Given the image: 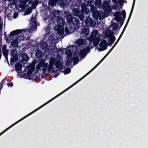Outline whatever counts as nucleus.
I'll return each mask as SVG.
<instances>
[{
    "mask_svg": "<svg viewBox=\"0 0 148 148\" xmlns=\"http://www.w3.org/2000/svg\"><path fill=\"white\" fill-rule=\"evenodd\" d=\"M24 68L25 70L21 71V73H20V71H21L22 69L21 65L19 63H17L15 65L16 70L17 72L19 77L20 78L24 77L26 79H28L27 76H29L32 73L34 69L35 66L34 64H32L26 68L27 70L28 69L27 74V76H26V74L24 73L21 74V73H23L24 72L26 71V69H25V67H24Z\"/></svg>",
    "mask_w": 148,
    "mask_h": 148,
    "instance_id": "obj_1",
    "label": "nucleus"
},
{
    "mask_svg": "<svg viewBox=\"0 0 148 148\" xmlns=\"http://www.w3.org/2000/svg\"><path fill=\"white\" fill-rule=\"evenodd\" d=\"M112 49H110V51L108 52V53L106 54L105 56L102 58V59L90 71L88 72L85 75L83 76L82 78L80 79L79 80L77 81L75 83L73 84L72 85L70 86L69 87L67 88L66 89L63 91V92H62L58 95L53 98L51 99L50 100V102L56 99V98L58 97V96L62 94L63 93L66 91L67 90H69L73 86H74L76 84H77L78 82H79V81H80L81 80L83 79L85 77H86V76L88 75L94 69H95L103 60H104L106 58V57L108 56V55L112 51Z\"/></svg>",
    "mask_w": 148,
    "mask_h": 148,
    "instance_id": "obj_2",
    "label": "nucleus"
},
{
    "mask_svg": "<svg viewBox=\"0 0 148 148\" xmlns=\"http://www.w3.org/2000/svg\"><path fill=\"white\" fill-rule=\"evenodd\" d=\"M112 49H110V51L108 52V53L106 54L105 56L102 58V59L90 71L88 72L85 75L83 76L82 78L80 79L79 80L77 81L75 83L73 84L72 85L70 86L69 87L67 88L66 89L63 91V92H62L58 95L53 98L52 99L50 100V102L56 99V98L58 97V96L62 94L63 93L66 91L67 90H69L73 86H74L76 84H77L78 82H79V81H80L81 80L83 79L85 77H86V76L88 75L94 69H95L103 60H104L106 58V57L108 56V55L112 51Z\"/></svg>",
    "mask_w": 148,
    "mask_h": 148,
    "instance_id": "obj_3",
    "label": "nucleus"
},
{
    "mask_svg": "<svg viewBox=\"0 0 148 148\" xmlns=\"http://www.w3.org/2000/svg\"><path fill=\"white\" fill-rule=\"evenodd\" d=\"M22 30H14L11 32L9 35L10 37V40H12L13 38H15L14 40L12 42L11 45L13 47H16L18 45V44L22 39V37L19 36H16V35L21 33Z\"/></svg>",
    "mask_w": 148,
    "mask_h": 148,
    "instance_id": "obj_4",
    "label": "nucleus"
},
{
    "mask_svg": "<svg viewBox=\"0 0 148 148\" xmlns=\"http://www.w3.org/2000/svg\"><path fill=\"white\" fill-rule=\"evenodd\" d=\"M100 35L99 34L97 30H94L92 32L89 39L90 42H93L95 45H97L100 40Z\"/></svg>",
    "mask_w": 148,
    "mask_h": 148,
    "instance_id": "obj_5",
    "label": "nucleus"
},
{
    "mask_svg": "<svg viewBox=\"0 0 148 148\" xmlns=\"http://www.w3.org/2000/svg\"><path fill=\"white\" fill-rule=\"evenodd\" d=\"M58 26L56 27L57 29V32L60 35H62L64 32V29L63 26L64 25V22L63 18L59 19L57 21Z\"/></svg>",
    "mask_w": 148,
    "mask_h": 148,
    "instance_id": "obj_6",
    "label": "nucleus"
},
{
    "mask_svg": "<svg viewBox=\"0 0 148 148\" xmlns=\"http://www.w3.org/2000/svg\"><path fill=\"white\" fill-rule=\"evenodd\" d=\"M91 11L93 13V16H95L97 18H99L101 19V18H103L104 17V13L103 12L101 13L102 16H101V14L98 11V10H95V7L93 6H91Z\"/></svg>",
    "mask_w": 148,
    "mask_h": 148,
    "instance_id": "obj_7",
    "label": "nucleus"
},
{
    "mask_svg": "<svg viewBox=\"0 0 148 148\" xmlns=\"http://www.w3.org/2000/svg\"><path fill=\"white\" fill-rule=\"evenodd\" d=\"M36 68L38 69L42 68V69L43 71L45 72L47 69V64L45 62L44 60H42L40 62L38 65L36 66Z\"/></svg>",
    "mask_w": 148,
    "mask_h": 148,
    "instance_id": "obj_8",
    "label": "nucleus"
},
{
    "mask_svg": "<svg viewBox=\"0 0 148 148\" xmlns=\"http://www.w3.org/2000/svg\"><path fill=\"white\" fill-rule=\"evenodd\" d=\"M30 25L31 26L30 29L31 30H34L36 29V21L35 17H32L31 22L30 23Z\"/></svg>",
    "mask_w": 148,
    "mask_h": 148,
    "instance_id": "obj_9",
    "label": "nucleus"
},
{
    "mask_svg": "<svg viewBox=\"0 0 148 148\" xmlns=\"http://www.w3.org/2000/svg\"><path fill=\"white\" fill-rule=\"evenodd\" d=\"M107 42L105 40L102 41L99 45L100 48H98L99 51H101L106 49L107 47Z\"/></svg>",
    "mask_w": 148,
    "mask_h": 148,
    "instance_id": "obj_10",
    "label": "nucleus"
},
{
    "mask_svg": "<svg viewBox=\"0 0 148 148\" xmlns=\"http://www.w3.org/2000/svg\"><path fill=\"white\" fill-rule=\"evenodd\" d=\"M55 60V59L53 58H51L50 59L48 67V70L49 71L52 70Z\"/></svg>",
    "mask_w": 148,
    "mask_h": 148,
    "instance_id": "obj_11",
    "label": "nucleus"
},
{
    "mask_svg": "<svg viewBox=\"0 0 148 148\" xmlns=\"http://www.w3.org/2000/svg\"><path fill=\"white\" fill-rule=\"evenodd\" d=\"M26 118V115L24 116V117H23L21 119H20L16 122L14 123L13 124L11 125L9 127H8L6 129H5V130H4L2 132H1V133L0 134V136H1L2 134H3V133H4L5 132H6L7 130H8L10 129V128H11L13 126L15 125L16 124H17L18 123H19L23 119H25V118Z\"/></svg>",
    "mask_w": 148,
    "mask_h": 148,
    "instance_id": "obj_12",
    "label": "nucleus"
},
{
    "mask_svg": "<svg viewBox=\"0 0 148 148\" xmlns=\"http://www.w3.org/2000/svg\"><path fill=\"white\" fill-rule=\"evenodd\" d=\"M26 118V116H24V117H23L21 119H20L16 122L14 123L13 124L11 125L9 127H8L6 129H5V130H4L2 132H1V133L0 134V136H1L2 134H3V133H4L5 132H6L7 130H8L10 129V128H11L13 126L15 125L16 124H17L18 123H19L23 119H25V118Z\"/></svg>",
    "mask_w": 148,
    "mask_h": 148,
    "instance_id": "obj_13",
    "label": "nucleus"
},
{
    "mask_svg": "<svg viewBox=\"0 0 148 148\" xmlns=\"http://www.w3.org/2000/svg\"><path fill=\"white\" fill-rule=\"evenodd\" d=\"M25 116L24 117H23L21 119H20L16 122L14 123L13 124L11 125L9 127H8L6 129H5V130H4L2 132H1V133L0 134V136H1L2 134H3V133H4L5 132H6L7 130H8L10 129V128H11L13 126L15 125L16 124H17L18 123H19L23 119H25Z\"/></svg>",
    "mask_w": 148,
    "mask_h": 148,
    "instance_id": "obj_14",
    "label": "nucleus"
},
{
    "mask_svg": "<svg viewBox=\"0 0 148 148\" xmlns=\"http://www.w3.org/2000/svg\"><path fill=\"white\" fill-rule=\"evenodd\" d=\"M56 3L62 4L63 2L62 0H49V4L52 6L54 5Z\"/></svg>",
    "mask_w": 148,
    "mask_h": 148,
    "instance_id": "obj_15",
    "label": "nucleus"
},
{
    "mask_svg": "<svg viewBox=\"0 0 148 148\" xmlns=\"http://www.w3.org/2000/svg\"><path fill=\"white\" fill-rule=\"evenodd\" d=\"M62 60L59 59L57 60L56 62L55 66L57 68L62 69Z\"/></svg>",
    "mask_w": 148,
    "mask_h": 148,
    "instance_id": "obj_16",
    "label": "nucleus"
},
{
    "mask_svg": "<svg viewBox=\"0 0 148 148\" xmlns=\"http://www.w3.org/2000/svg\"><path fill=\"white\" fill-rule=\"evenodd\" d=\"M37 0H32L29 2V4H32L31 8H35L38 4Z\"/></svg>",
    "mask_w": 148,
    "mask_h": 148,
    "instance_id": "obj_17",
    "label": "nucleus"
},
{
    "mask_svg": "<svg viewBox=\"0 0 148 148\" xmlns=\"http://www.w3.org/2000/svg\"><path fill=\"white\" fill-rule=\"evenodd\" d=\"M92 21L91 18L90 17H88L87 18L85 22L86 25L89 27L92 26Z\"/></svg>",
    "mask_w": 148,
    "mask_h": 148,
    "instance_id": "obj_18",
    "label": "nucleus"
},
{
    "mask_svg": "<svg viewBox=\"0 0 148 148\" xmlns=\"http://www.w3.org/2000/svg\"><path fill=\"white\" fill-rule=\"evenodd\" d=\"M114 15L115 16V20L116 21H119L121 20L122 17H121V14L119 12H115Z\"/></svg>",
    "mask_w": 148,
    "mask_h": 148,
    "instance_id": "obj_19",
    "label": "nucleus"
},
{
    "mask_svg": "<svg viewBox=\"0 0 148 148\" xmlns=\"http://www.w3.org/2000/svg\"><path fill=\"white\" fill-rule=\"evenodd\" d=\"M104 2L103 3V8L109 9V2L110 0H104Z\"/></svg>",
    "mask_w": 148,
    "mask_h": 148,
    "instance_id": "obj_20",
    "label": "nucleus"
},
{
    "mask_svg": "<svg viewBox=\"0 0 148 148\" xmlns=\"http://www.w3.org/2000/svg\"><path fill=\"white\" fill-rule=\"evenodd\" d=\"M65 54L67 55V58L68 60H69V58L71 57V52L70 49H67L65 53Z\"/></svg>",
    "mask_w": 148,
    "mask_h": 148,
    "instance_id": "obj_21",
    "label": "nucleus"
},
{
    "mask_svg": "<svg viewBox=\"0 0 148 148\" xmlns=\"http://www.w3.org/2000/svg\"><path fill=\"white\" fill-rule=\"evenodd\" d=\"M3 52V55L5 56H6L8 54V51L6 49V46L4 45L2 48Z\"/></svg>",
    "mask_w": 148,
    "mask_h": 148,
    "instance_id": "obj_22",
    "label": "nucleus"
},
{
    "mask_svg": "<svg viewBox=\"0 0 148 148\" xmlns=\"http://www.w3.org/2000/svg\"><path fill=\"white\" fill-rule=\"evenodd\" d=\"M26 3L27 1L26 0L22 1L20 3V7L23 9L25 8L26 6Z\"/></svg>",
    "mask_w": 148,
    "mask_h": 148,
    "instance_id": "obj_23",
    "label": "nucleus"
},
{
    "mask_svg": "<svg viewBox=\"0 0 148 148\" xmlns=\"http://www.w3.org/2000/svg\"><path fill=\"white\" fill-rule=\"evenodd\" d=\"M87 53V50L86 49H83L81 51L80 55L81 56L84 58Z\"/></svg>",
    "mask_w": 148,
    "mask_h": 148,
    "instance_id": "obj_24",
    "label": "nucleus"
},
{
    "mask_svg": "<svg viewBox=\"0 0 148 148\" xmlns=\"http://www.w3.org/2000/svg\"><path fill=\"white\" fill-rule=\"evenodd\" d=\"M76 19L74 17H73L71 15H68L67 17V20L68 21L70 22L71 21H73L74 20Z\"/></svg>",
    "mask_w": 148,
    "mask_h": 148,
    "instance_id": "obj_25",
    "label": "nucleus"
},
{
    "mask_svg": "<svg viewBox=\"0 0 148 148\" xmlns=\"http://www.w3.org/2000/svg\"><path fill=\"white\" fill-rule=\"evenodd\" d=\"M22 59L24 61H27L29 59V57L25 53H23L22 54Z\"/></svg>",
    "mask_w": 148,
    "mask_h": 148,
    "instance_id": "obj_26",
    "label": "nucleus"
},
{
    "mask_svg": "<svg viewBox=\"0 0 148 148\" xmlns=\"http://www.w3.org/2000/svg\"><path fill=\"white\" fill-rule=\"evenodd\" d=\"M73 14L75 16H79V13L78 10L77 9H75L73 10Z\"/></svg>",
    "mask_w": 148,
    "mask_h": 148,
    "instance_id": "obj_27",
    "label": "nucleus"
},
{
    "mask_svg": "<svg viewBox=\"0 0 148 148\" xmlns=\"http://www.w3.org/2000/svg\"><path fill=\"white\" fill-rule=\"evenodd\" d=\"M109 40L112 43H113L115 40V36L112 35H110Z\"/></svg>",
    "mask_w": 148,
    "mask_h": 148,
    "instance_id": "obj_28",
    "label": "nucleus"
},
{
    "mask_svg": "<svg viewBox=\"0 0 148 148\" xmlns=\"http://www.w3.org/2000/svg\"><path fill=\"white\" fill-rule=\"evenodd\" d=\"M32 8L31 7H29L28 8V9H27V10H26L24 15H25L29 14H30L31 12V10L32 9Z\"/></svg>",
    "mask_w": 148,
    "mask_h": 148,
    "instance_id": "obj_29",
    "label": "nucleus"
},
{
    "mask_svg": "<svg viewBox=\"0 0 148 148\" xmlns=\"http://www.w3.org/2000/svg\"><path fill=\"white\" fill-rule=\"evenodd\" d=\"M76 43L79 45H81L83 43H84V40L83 39H79L76 41Z\"/></svg>",
    "mask_w": 148,
    "mask_h": 148,
    "instance_id": "obj_30",
    "label": "nucleus"
},
{
    "mask_svg": "<svg viewBox=\"0 0 148 148\" xmlns=\"http://www.w3.org/2000/svg\"><path fill=\"white\" fill-rule=\"evenodd\" d=\"M42 55V52L41 51L39 50L36 52V55L38 58H40Z\"/></svg>",
    "mask_w": 148,
    "mask_h": 148,
    "instance_id": "obj_31",
    "label": "nucleus"
},
{
    "mask_svg": "<svg viewBox=\"0 0 148 148\" xmlns=\"http://www.w3.org/2000/svg\"><path fill=\"white\" fill-rule=\"evenodd\" d=\"M101 4V0H96L95 5L99 7Z\"/></svg>",
    "mask_w": 148,
    "mask_h": 148,
    "instance_id": "obj_32",
    "label": "nucleus"
},
{
    "mask_svg": "<svg viewBox=\"0 0 148 148\" xmlns=\"http://www.w3.org/2000/svg\"><path fill=\"white\" fill-rule=\"evenodd\" d=\"M71 72V69L69 68L66 69L64 71V73L65 75Z\"/></svg>",
    "mask_w": 148,
    "mask_h": 148,
    "instance_id": "obj_33",
    "label": "nucleus"
},
{
    "mask_svg": "<svg viewBox=\"0 0 148 148\" xmlns=\"http://www.w3.org/2000/svg\"><path fill=\"white\" fill-rule=\"evenodd\" d=\"M89 8H86V9H82V12L83 13H85L86 14H87L89 12Z\"/></svg>",
    "mask_w": 148,
    "mask_h": 148,
    "instance_id": "obj_34",
    "label": "nucleus"
},
{
    "mask_svg": "<svg viewBox=\"0 0 148 148\" xmlns=\"http://www.w3.org/2000/svg\"><path fill=\"white\" fill-rule=\"evenodd\" d=\"M85 30L86 32L85 33H84V34L86 36L89 34V31L88 29H86Z\"/></svg>",
    "mask_w": 148,
    "mask_h": 148,
    "instance_id": "obj_35",
    "label": "nucleus"
},
{
    "mask_svg": "<svg viewBox=\"0 0 148 148\" xmlns=\"http://www.w3.org/2000/svg\"><path fill=\"white\" fill-rule=\"evenodd\" d=\"M122 16H123V17L124 18H125L126 16V13L125 10H124L122 11Z\"/></svg>",
    "mask_w": 148,
    "mask_h": 148,
    "instance_id": "obj_36",
    "label": "nucleus"
},
{
    "mask_svg": "<svg viewBox=\"0 0 148 148\" xmlns=\"http://www.w3.org/2000/svg\"><path fill=\"white\" fill-rule=\"evenodd\" d=\"M78 60V58L77 57H75L74 58V64H76L77 63V61Z\"/></svg>",
    "mask_w": 148,
    "mask_h": 148,
    "instance_id": "obj_37",
    "label": "nucleus"
},
{
    "mask_svg": "<svg viewBox=\"0 0 148 148\" xmlns=\"http://www.w3.org/2000/svg\"><path fill=\"white\" fill-rule=\"evenodd\" d=\"M123 0H119L118 3L120 5H122L123 3Z\"/></svg>",
    "mask_w": 148,
    "mask_h": 148,
    "instance_id": "obj_38",
    "label": "nucleus"
},
{
    "mask_svg": "<svg viewBox=\"0 0 148 148\" xmlns=\"http://www.w3.org/2000/svg\"><path fill=\"white\" fill-rule=\"evenodd\" d=\"M18 14L16 12H15L14 14V15H13V18H16L17 16H18Z\"/></svg>",
    "mask_w": 148,
    "mask_h": 148,
    "instance_id": "obj_39",
    "label": "nucleus"
},
{
    "mask_svg": "<svg viewBox=\"0 0 148 148\" xmlns=\"http://www.w3.org/2000/svg\"><path fill=\"white\" fill-rule=\"evenodd\" d=\"M78 16L79 17L81 21L84 18V16H83L82 15L81 16H79H79Z\"/></svg>",
    "mask_w": 148,
    "mask_h": 148,
    "instance_id": "obj_40",
    "label": "nucleus"
},
{
    "mask_svg": "<svg viewBox=\"0 0 148 148\" xmlns=\"http://www.w3.org/2000/svg\"><path fill=\"white\" fill-rule=\"evenodd\" d=\"M65 31L67 34H68L69 32V30L67 28H65Z\"/></svg>",
    "mask_w": 148,
    "mask_h": 148,
    "instance_id": "obj_41",
    "label": "nucleus"
},
{
    "mask_svg": "<svg viewBox=\"0 0 148 148\" xmlns=\"http://www.w3.org/2000/svg\"><path fill=\"white\" fill-rule=\"evenodd\" d=\"M125 29V27L124 28V29H123V32H122V33H121V35L119 37V38H120V39L121 38V37L122 36V35H123V32H124V29Z\"/></svg>",
    "mask_w": 148,
    "mask_h": 148,
    "instance_id": "obj_42",
    "label": "nucleus"
},
{
    "mask_svg": "<svg viewBox=\"0 0 148 148\" xmlns=\"http://www.w3.org/2000/svg\"><path fill=\"white\" fill-rule=\"evenodd\" d=\"M125 29V27L124 28V29H123V32H122V33H121V35L119 37V38H120V39L121 38V37L122 36V35H123V32H124V29Z\"/></svg>",
    "mask_w": 148,
    "mask_h": 148,
    "instance_id": "obj_43",
    "label": "nucleus"
},
{
    "mask_svg": "<svg viewBox=\"0 0 148 148\" xmlns=\"http://www.w3.org/2000/svg\"><path fill=\"white\" fill-rule=\"evenodd\" d=\"M8 86H10L11 87H12L13 86V84L12 83H11L10 84H8Z\"/></svg>",
    "mask_w": 148,
    "mask_h": 148,
    "instance_id": "obj_44",
    "label": "nucleus"
},
{
    "mask_svg": "<svg viewBox=\"0 0 148 148\" xmlns=\"http://www.w3.org/2000/svg\"><path fill=\"white\" fill-rule=\"evenodd\" d=\"M120 39V38H119L117 41H116V42L115 43V45H116V44L117 43L119 40Z\"/></svg>",
    "mask_w": 148,
    "mask_h": 148,
    "instance_id": "obj_45",
    "label": "nucleus"
},
{
    "mask_svg": "<svg viewBox=\"0 0 148 148\" xmlns=\"http://www.w3.org/2000/svg\"><path fill=\"white\" fill-rule=\"evenodd\" d=\"M108 30H106V32H105V35L106 36H108V35L107 34V32H108Z\"/></svg>",
    "mask_w": 148,
    "mask_h": 148,
    "instance_id": "obj_46",
    "label": "nucleus"
},
{
    "mask_svg": "<svg viewBox=\"0 0 148 148\" xmlns=\"http://www.w3.org/2000/svg\"><path fill=\"white\" fill-rule=\"evenodd\" d=\"M116 45H115V44L114 45V46L112 47V48L111 49H112V50L114 48V47H115Z\"/></svg>",
    "mask_w": 148,
    "mask_h": 148,
    "instance_id": "obj_47",
    "label": "nucleus"
},
{
    "mask_svg": "<svg viewBox=\"0 0 148 148\" xmlns=\"http://www.w3.org/2000/svg\"><path fill=\"white\" fill-rule=\"evenodd\" d=\"M91 3H90V2H89L88 3V5H89V4H90Z\"/></svg>",
    "mask_w": 148,
    "mask_h": 148,
    "instance_id": "obj_48",
    "label": "nucleus"
},
{
    "mask_svg": "<svg viewBox=\"0 0 148 148\" xmlns=\"http://www.w3.org/2000/svg\"><path fill=\"white\" fill-rule=\"evenodd\" d=\"M57 77V76H56V75H55L54 76V77Z\"/></svg>",
    "mask_w": 148,
    "mask_h": 148,
    "instance_id": "obj_49",
    "label": "nucleus"
},
{
    "mask_svg": "<svg viewBox=\"0 0 148 148\" xmlns=\"http://www.w3.org/2000/svg\"><path fill=\"white\" fill-rule=\"evenodd\" d=\"M112 1L114 2H115L116 1V0H112Z\"/></svg>",
    "mask_w": 148,
    "mask_h": 148,
    "instance_id": "obj_50",
    "label": "nucleus"
},
{
    "mask_svg": "<svg viewBox=\"0 0 148 148\" xmlns=\"http://www.w3.org/2000/svg\"><path fill=\"white\" fill-rule=\"evenodd\" d=\"M135 0H134L133 2H135Z\"/></svg>",
    "mask_w": 148,
    "mask_h": 148,
    "instance_id": "obj_51",
    "label": "nucleus"
},
{
    "mask_svg": "<svg viewBox=\"0 0 148 148\" xmlns=\"http://www.w3.org/2000/svg\"><path fill=\"white\" fill-rule=\"evenodd\" d=\"M85 45H86V43H85L84 44Z\"/></svg>",
    "mask_w": 148,
    "mask_h": 148,
    "instance_id": "obj_52",
    "label": "nucleus"
},
{
    "mask_svg": "<svg viewBox=\"0 0 148 148\" xmlns=\"http://www.w3.org/2000/svg\"><path fill=\"white\" fill-rule=\"evenodd\" d=\"M16 60H17V59H15V61Z\"/></svg>",
    "mask_w": 148,
    "mask_h": 148,
    "instance_id": "obj_53",
    "label": "nucleus"
}]
</instances>
